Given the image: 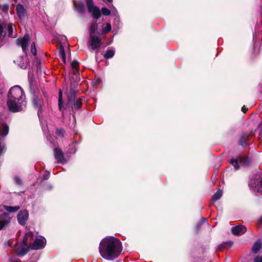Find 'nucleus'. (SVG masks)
Instances as JSON below:
<instances>
[{"label":"nucleus","mask_w":262,"mask_h":262,"mask_svg":"<svg viewBox=\"0 0 262 262\" xmlns=\"http://www.w3.org/2000/svg\"><path fill=\"white\" fill-rule=\"evenodd\" d=\"M246 231V228L243 225H238L232 228V232L234 235H239Z\"/></svg>","instance_id":"nucleus-11"},{"label":"nucleus","mask_w":262,"mask_h":262,"mask_svg":"<svg viewBox=\"0 0 262 262\" xmlns=\"http://www.w3.org/2000/svg\"><path fill=\"white\" fill-rule=\"evenodd\" d=\"M16 10L19 18L22 19L25 15V10L24 7L20 4H18L16 6Z\"/></svg>","instance_id":"nucleus-12"},{"label":"nucleus","mask_w":262,"mask_h":262,"mask_svg":"<svg viewBox=\"0 0 262 262\" xmlns=\"http://www.w3.org/2000/svg\"><path fill=\"white\" fill-rule=\"evenodd\" d=\"M97 29V24L96 21H94L92 23L90 28V35H93Z\"/></svg>","instance_id":"nucleus-20"},{"label":"nucleus","mask_w":262,"mask_h":262,"mask_svg":"<svg viewBox=\"0 0 262 262\" xmlns=\"http://www.w3.org/2000/svg\"><path fill=\"white\" fill-rule=\"evenodd\" d=\"M102 13L104 15H109L111 14V11L105 7H103L101 9Z\"/></svg>","instance_id":"nucleus-29"},{"label":"nucleus","mask_w":262,"mask_h":262,"mask_svg":"<svg viewBox=\"0 0 262 262\" xmlns=\"http://www.w3.org/2000/svg\"><path fill=\"white\" fill-rule=\"evenodd\" d=\"M74 6L77 9V11L80 13H82L84 10V6L81 2L74 1Z\"/></svg>","instance_id":"nucleus-14"},{"label":"nucleus","mask_w":262,"mask_h":262,"mask_svg":"<svg viewBox=\"0 0 262 262\" xmlns=\"http://www.w3.org/2000/svg\"><path fill=\"white\" fill-rule=\"evenodd\" d=\"M30 247H21L20 251L17 253V255L19 256H23L28 253L30 249Z\"/></svg>","instance_id":"nucleus-18"},{"label":"nucleus","mask_w":262,"mask_h":262,"mask_svg":"<svg viewBox=\"0 0 262 262\" xmlns=\"http://www.w3.org/2000/svg\"><path fill=\"white\" fill-rule=\"evenodd\" d=\"M255 262H262V257L257 256L254 260Z\"/></svg>","instance_id":"nucleus-37"},{"label":"nucleus","mask_w":262,"mask_h":262,"mask_svg":"<svg viewBox=\"0 0 262 262\" xmlns=\"http://www.w3.org/2000/svg\"><path fill=\"white\" fill-rule=\"evenodd\" d=\"M28 217V213L27 210L21 211L17 215V220L20 225H24L26 224Z\"/></svg>","instance_id":"nucleus-9"},{"label":"nucleus","mask_w":262,"mask_h":262,"mask_svg":"<svg viewBox=\"0 0 262 262\" xmlns=\"http://www.w3.org/2000/svg\"><path fill=\"white\" fill-rule=\"evenodd\" d=\"M13 24H9L7 26V30H8V37H14L15 35H13Z\"/></svg>","instance_id":"nucleus-21"},{"label":"nucleus","mask_w":262,"mask_h":262,"mask_svg":"<svg viewBox=\"0 0 262 262\" xmlns=\"http://www.w3.org/2000/svg\"><path fill=\"white\" fill-rule=\"evenodd\" d=\"M14 180L16 183L18 185H20L22 183L21 179L17 176L14 177Z\"/></svg>","instance_id":"nucleus-35"},{"label":"nucleus","mask_w":262,"mask_h":262,"mask_svg":"<svg viewBox=\"0 0 262 262\" xmlns=\"http://www.w3.org/2000/svg\"><path fill=\"white\" fill-rule=\"evenodd\" d=\"M248 110V108H246L245 106H243L242 107V111L244 112V113H246V112Z\"/></svg>","instance_id":"nucleus-40"},{"label":"nucleus","mask_w":262,"mask_h":262,"mask_svg":"<svg viewBox=\"0 0 262 262\" xmlns=\"http://www.w3.org/2000/svg\"><path fill=\"white\" fill-rule=\"evenodd\" d=\"M78 62L76 60L73 61L71 63L72 67L73 69H75L76 72H78Z\"/></svg>","instance_id":"nucleus-30"},{"label":"nucleus","mask_w":262,"mask_h":262,"mask_svg":"<svg viewBox=\"0 0 262 262\" xmlns=\"http://www.w3.org/2000/svg\"><path fill=\"white\" fill-rule=\"evenodd\" d=\"M34 235V234L32 232H29L27 233L25 235V236L23 240V243L25 244L27 243L28 238L29 237H32Z\"/></svg>","instance_id":"nucleus-27"},{"label":"nucleus","mask_w":262,"mask_h":262,"mask_svg":"<svg viewBox=\"0 0 262 262\" xmlns=\"http://www.w3.org/2000/svg\"><path fill=\"white\" fill-rule=\"evenodd\" d=\"M6 150V147L4 145H2L1 143H0V156L2 155Z\"/></svg>","instance_id":"nucleus-34"},{"label":"nucleus","mask_w":262,"mask_h":262,"mask_svg":"<svg viewBox=\"0 0 262 262\" xmlns=\"http://www.w3.org/2000/svg\"><path fill=\"white\" fill-rule=\"evenodd\" d=\"M4 208L6 211L9 212H16L19 209V207L18 206L11 207L5 205L4 206Z\"/></svg>","instance_id":"nucleus-17"},{"label":"nucleus","mask_w":262,"mask_h":262,"mask_svg":"<svg viewBox=\"0 0 262 262\" xmlns=\"http://www.w3.org/2000/svg\"><path fill=\"white\" fill-rule=\"evenodd\" d=\"M59 56L61 58L64 63H66V53L64 52V48L62 46H61L59 49Z\"/></svg>","instance_id":"nucleus-19"},{"label":"nucleus","mask_w":262,"mask_h":262,"mask_svg":"<svg viewBox=\"0 0 262 262\" xmlns=\"http://www.w3.org/2000/svg\"><path fill=\"white\" fill-rule=\"evenodd\" d=\"M33 103L36 108H40L42 102L39 97L34 96L33 98Z\"/></svg>","instance_id":"nucleus-16"},{"label":"nucleus","mask_w":262,"mask_h":262,"mask_svg":"<svg viewBox=\"0 0 262 262\" xmlns=\"http://www.w3.org/2000/svg\"><path fill=\"white\" fill-rule=\"evenodd\" d=\"M9 9V6L8 5H5L3 6V10L4 12H7Z\"/></svg>","instance_id":"nucleus-36"},{"label":"nucleus","mask_w":262,"mask_h":262,"mask_svg":"<svg viewBox=\"0 0 262 262\" xmlns=\"http://www.w3.org/2000/svg\"><path fill=\"white\" fill-rule=\"evenodd\" d=\"M82 105V102L80 99H77L74 104V108L76 109H79Z\"/></svg>","instance_id":"nucleus-26"},{"label":"nucleus","mask_w":262,"mask_h":262,"mask_svg":"<svg viewBox=\"0 0 262 262\" xmlns=\"http://www.w3.org/2000/svg\"><path fill=\"white\" fill-rule=\"evenodd\" d=\"M46 241L45 237L40 236L35 239L31 245V249L34 250L40 249L45 247Z\"/></svg>","instance_id":"nucleus-6"},{"label":"nucleus","mask_w":262,"mask_h":262,"mask_svg":"<svg viewBox=\"0 0 262 262\" xmlns=\"http://www.w3.org/2000/svg\"><path fill=\"white\" fill-rule=\"evenodd\" d=\"M239 144L243 146H246V142L242 140L239 141Z\"/></svg>","instance_id":"nucleus-39"},{"label":"nucleus","mask_w":262,"mask_h":262,"mask_svg":"<svg viewBox=\"0 0 262 262\" xmlns=\"http://www.w3.org/2000/svg\"><path fill=\"white\" fill-rule=\"evenodd\" d=\"M114 54L115 51L113 50H108L104 54V57L105 59L112 58L114 55Z\"/></svg>","instance_id":"nucleus-22"},{"label":"nucleus","mask_w":262,"mask_h":262,"mask_svg":"<svg viewBox=\"0 0 262 262\" xmlns=\"http://www.w3.org/2000/svg\"><path fill=\"white\" fill-rule=\"evenodd\" d=\"M111 30V25L110 24L107 23L106 26L103 27L102 29V34H106Z\"/></svg>","instance_id":"nucleus-23"},{"label":"nucleus","mask_w":262,"mask_h":262,"mask_svg":"<svg viewBox=\"0 0 262 262\" xmlns=\"http://www.w3.org/2000/svg\"><path fill=\"white\" fill-rule=\"evenodd\" d=\"M104 2L106 3V2H110V3H111L112 2L113 0H103Z\"/></svg>","instance_id":"nucleus-42"},{"label":"nucleus","mask_w":262,"mask_h":262,"mask_svg":"<svg viewBox=\"0 0 262 262\" xmlns=\"http://www.w3.org/2000/svg\"><path fill=\"white\" fill-rule=\"evenodd\" d=\"M259 222L262 224V216L259 219Z\"/></svg>","instance_id":"nucleus-43"},{"label":"nucleus","mask_w":262,"mask_h":262,"mask_svg":"<svg viewBox=\"0 0 262 262\" xmlns=\"http://www.w3.org/2000/svg\"><path fill=\"white\" fill-rule=\"evenodd\" d=\"M222 195V191L219 190L213 196L212 199L214 201H217L219 200Z\"/></svg>","instance_id":"nucleus-24"},{"label":"nucleus","mask_w":262,"mask_h":262,"mask_svg":"<svg viewBox=\"0 0 262 262\" xmlns=\"http://www.w3.org/2000/svg\"><path fill=\"white\" fill-rule=\"evenodd\" d=\"M29 39L30 37L28 34L25 35L22 38H18L17 39L16 42L17 45L21 47L22 50L24 52H26L27 50Z\"/></svg>","instance_id":"nucleus-7"},{"label":"nucleus","mask_w":262,"mask_h":262,"mask_svg":"<svg viewBox=\"0 0 262 262\" xmlns=\"http://www.w3.org/2000/svg\"><path fill=\"white\" fill-rule=\"evenodd\" d=\"M8 98L7 105L11 112L20 111L26 106L25 95L22 89L19 86L11 88Z\"/></svg>","instance_id":"nucleus-2"},{"label":"nucleus","mask_w":262,"mask_h":262,"mask_svg":"<svg viewBox=\"0 0 262 262\" xmlns=\"http://www.w3.org/2000/svg\"><path fill=\"white\" fill-rule=\"evenodd\" d=\"M86 4L88 11L95 18H98L100 16V11L98 7L94 5L93 0H86Z\"/></svg>","instance_id":"nucleus-3"},{"label":"nucleus","mask_w":262,"mask_h":262,"mask_svg":"<svg viewBox=\"0 0 262 262\" xmlns=\"http://www.w3.org/2000/svg\"><path fill=\"white\" fill-rule=\"evenodd\" d=\"M259 127L262 129V124H259ZM261 137L262 138V130L260 134Z\"/></svg>","instance_id":"nucleus-41"},{"label":"nucleus","mask_w":262,"mask_h":262,"mask_svg":"<svg viewBox=\"0 0 262 262\" xmlns=\"http://www.w3.org/2000/svg\"><path fill=\"white\" fill-rule=\"evenodd\" d=\"M19 66L21 69H26L27 66V63L26 62L25 63L23 62L22 64H19Z\"/></svg>","instance_id":"nucleus-38"},{"label":"nucleus","mask_w":262,"mask_h":262,"mask_svg":"<svg viewBox=\"0 0 262 262\" xmlns=\"http://www.w3.org/2000/svg\"><path fill=\"white\" fill-rule=\"evenodd\" d=\"M250 185L253 190L262 193V173L258 174L255 182H251Z\"/></svg>","instance_id":"nucleus-5"},{"label":"nucleus","mask_w":262,"mask_h":262,"mask_svg":"<svg viewBox=\"0 0 262 262\" xmlns=\"http://www.w3.org/2000/svg\"><path fill=\"white\" fill-rule=\"evenodd\" d=\"M31 52L33 55H34V56L36 55L37 51H36V49L35 47V44L34 42L32 43L31 46Z\"/></svg>","instance_id":"nucleus-28"},{"label":"nucleus","mask_w":262,"mask_h":262,"mask_svg":"<svg viewBox=\"0 0 262 262\" xmlns=\"http://www.w3.org/2000/svg\"><path fill=\"white\" fill-rule=\"evenodd\" d=\"M8 221L6 220H3L0 222V230H2L7 224Z\"/></svg>","instance_id":"nucleus-33"},{"label":"nucleus","mask_w":262,"mask_h":262,"mask_svg":"<svg viewBox=\"0 0 262 262\" xmlns=\"http://www.w3.org/2000/svg\"><path fill=\"white\" fill-rule=\"evenodd\" d=\"M54 156L55 159L58 163L63 164L66 162L62 151L58 148H55L54 149Z\"/></svg>","instance_id":"nucleus-10"},{"label":"nucleus","mask_w":262,"mask_h":262,"mask_svg":"<svg viewBox=\"0 0 262 262\" xmlns=\"http://www.w3.org/2000/svg\"><path fill=\"white\" fill-rule=\"evenodd\" d=\"M46 176H47V174H45V176H44V179H47V178L46 177Z\"/></svg>","instance_id":"nucleus-44"},{"label":"nucleus","mask_w":262,"mask_h":262,"mask_svg":"<svg viewBox=\"0 0 262 262\" xmlns=\"http://www.w3.org/2000/svg\"><path fill=\"white\" fill-rule=\"evenodd\" d=\"M122 247L121 242L113 236L103 238L99 244V251L105 259L112 260L117 258L121 254Z\"/></svg>","instance_id":"nucleus-1"},{"label":"nucleus","mask_w":262,"mask_h":262,"mask_svg":"<svg viewBox=\"0 0 262 262\" xmlns=\"http://www.w3.org/2000/svg\"><path fill=\"white\" fill-rule=\"evenodd\" d=\"M58 106L60 111L62 108V92L61 90L59 92V98H58Z\"/></svg>","instance_id":"nucleus-25"},{"label":"nucleus","mask_w":262,"mask_h":262,"mask_svg":"<svg viewBox=\"0 0 262 262\" xmlns=\"http://www.w3.org/2000/svg\"><path fill=\"white\" fill-rule=\"evenodd\" d=\"M248 160L246 158H241L239 159V161L237 159H232L230 161V163L232 164L235 169L238 170L239 168L238 166V163H239L241 165H246L248 164Z\"/></svg>","instance_id":"nucleus-8"},{"label":"nucleus","mask_w":262,"mask_h":262,"mask_svg":"<svg viewBox=\"0 0 262 262\" xmlns=\"http://www.w3.org/2000/svg\"><path fill=\"white\" fill-rule=\"evenodd\" d=\"M6 35V32L4 30V27L0 24V39Z\"/></svg>","instance_id":"nucleus-31"},{"label":"nucleus","mask_w":262,"mask_h":262,"mask_svg":"<svg viewBox=\"0 0 262 262\" xmlns=\"http://www.w3.org/2000/svg\"><path fill=\"white\" fill-rule=\"evenodd\" d=\"M100 45L101 39L99 37L95 36L94 35H90L89 46L93 50H95L100 48Z\"/></svg>","instance_id":"nucleus-4"},{"label":"nucleus","mask_w":262,"mask_h":262,"mask_svg":"<svg viewBox=\"0 0 262 262\" xmlns=\"http://www.w3.org/2000/svg\"><path fill=\"white\" fill-rule=\"evenodd\" d=\"M262 243L260 240L255 242L252 247V251L254 253H257L258 252L261 247Z\"/></svg>","instance_id":"nucleus-15"},{"label":"nucleus","mask_w":262,"mask_h":262,"mask_svg":"<svg viewBox=\"0 0 262 262\" xmlns=\"http://www.w3.org/2000/svg\"><path fill=\"white\" fill-rule=\"evenodd\" d=\"M64 133V131L62 128H57L56 130L57 135L60 137H63Z\"/></svg>","instance_id":"nucleus-32"},{"label":"nucleus","mask_w":262,"mask_h":262,"mask_svg":"<svg viewBox=\"0 0 262 262\" xmlns=\"http://www.w3.org/2000/svg\"><path fill=\"white\" fill-rule=\"evenodd\" d=\"M9 130V128L8 125L6 123H3L0 127L1 136L3 137H5L8 134Z\"/></svg>","instance_id":"nucleus-13"}]
</instances>
